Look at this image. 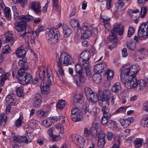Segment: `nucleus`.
Masks as SVG:
<instances>
[{
    "label": "nucleus",
    "mask_w": 148,
    "mask_h": 148,
    "mask_svg": "<svg viewBox=\"0 0 148 148\" xmlns=\"http://www.w3.org/2000/svg\"><path fill=\"white\" fill-rule=\"evenodd\" d=\"M130 65L127 64L123 66L121 69V79L122 83L127 88L135 86L134 83L136 82V77L132 76L131 71Z\"/></svg>",
    "instance_id": "obj_1"
},
{
    "label": "nucleus",
    "mask_w": 148,
    "mask_h": 148,
    "mask_svg": "<svg viewBox=\"0 0 148 148\" xmlns=\"http://www.w3.org/2000/svg\"><path fill=\"white\" fill-rule=\"evenodd\" d=\"M90 53L89 51H86L81 53L80 58H79L80 63L82 65L86 74V77L90 79L92 76L89 65V60L90 57Z\"/></svg>",
    "instance_id": "obj_2"
},
{
    "label": "nucleus",
    "mask_w": 148,
    "mask_h": 148,
    "mask_svg": "<svg viewBox=\"0 0 148 148\" xmlns=\"http://www.w3.org/2000/svg\"><path fill=\"white\" fill-rule=\"evenodd\" d=\"M46 75L47 76V82L41 84L40 88L42 93L44 94L47 95L50 92L49 86L52 84L53 80V74L50 68L48 67L46 69Z\"/></svg>",
    "instance_id": "obj_3"
},
{
    "label": "nucleus",
    "mask_w": 148,
    "mask_h": 148,
    "mask_svg": "<svg viewBox=\"0 0 148 148\" xmlns=\"http://www.w3.org/2000/svg\"><path fill=\"white\" fill-rule=\"evenodd\" d=\"M26 68L24 67L20 68L18 71V78L21 84H29L32 81L33 78L32 75L29 73L25 72Z\"/></svg>",
    "instance_id": "obj_4"
},
{
    "label": "nucleus",
    "mask_w": 148,
    "mask_h": 148,
    "mask_svg": "<svg viewBox=\"0 0 148 148\" xmlns=\"http://www.w3.org/2000/svg\"><path fill=\"white\" fill-rule=\"evenodd\" d=\"M48 32L46 34V38L47 42L51 45H53L56 43L59 39L58 34L59 32L57 29L53 27L50 29H47Z\"/></svg>",
    "instance_id": "obj_5"
},
{
    "label": "nucleus",
    "mask_w": 148,
    "mask_h": 148,
    "mask_svg": "<svg viewBox=\"0 0 148 148\" xmlns=\"http://www.w3.org/2000/svg\"><path fill=\"white\" fill-rule=\"evenodd\" d=\"M34 138V136L31 132L28 133L25 136H23L19 137H13V141L15 143L18 145H21V144H28L30 143Z\"/></svg>",
    "instance_id": "obj_6"
},
{
    "label": "nucleus",
    "mask_w": 148,
    "mask_h": 148,
    "mask_svg": "<svg viewBox=\"0 0 148 148\" xmlns=\"http://www.w3.org/2000/svg\"><path fill=\"white\" fill-rule=\"evenodd\" d=\"M138 36L140 39L142 40L148 37V21L140 25L138 30Z\"/></svg>",
    "instance_id": "obj_7"
},
{
    "label": "nucleus",
    "mask_w": 148,
    "mask_h": 148,
    "mask_svg": "<svg viewBox=\"0 0 148 148\" xmlns=\"http://www.w3.org/2000/svg\"><path fill=\"white\" fill-rule=\"evenodd\" d=\"M110 91L108 89H104L102 91L99 90L98 93V101L99 102L101 101L102 102H106L108 105L110 104Z\"/></svg>",
    "instance_id": "obj_8"
},
{
    "label": "nucleus",
    "mask_w": 148,
    "mask_h": 148,
    "mask_svg": "<svg viewBox=\"0 0 148 148\" xmlns=\"http://www.w3.org/2000/svg\"><path fill=\"white\" fill-rule=\"evenodd\" d=\"M12 9L13 12L14 17L16 21H18L19 20H21V21H31L34 19V17L30 15L19 16L17 8L15 6H12Z\"/></svg>",
    "instance_id": "obj_9"
},
{
    "label": "nucleus",
    "mask_w": 148,
    "mask_h": 148,
    "mask_svg": "<svg viewBox=\"0 0 148 148\" xmlns=\"http://www.w3.org/2000/svg\"><path fill=\"white\" fill-rule=\"evenodd\" d=\"M92 27L90 26H83L81 28L82 34L81 38L86 39L90 37L92 34L91 30Z\"/></svg>",
    "instance_id": "obj_10"
},
{
    "label": "nucleus",
    "mask_w": 148,
    "mask_h": 148,
    "mask_svg": "<svg viewBox=\"0 0 148 148\" xmlns=\"http://www.w3.org/2000/svg\"><path fill=\"white\" fill-rule=\"evenodd\" d=\"M29 21H21L14 23V27L18 32H19L18 34H21L24 31L25 28V26L27 25V22Z\"/></svg>",
    "instance_id": "obj_11"
},
{
    "label": "nucleus",
    "mask_w": 148,
    "mask_h": 148,
    "mask_svg": "<svg viewBox=\"0 0 148 148\" xmlns=\"http://www.w3.org/2000/svg\"><path fill=\"white\" fill-rule=\"evenodd\" d=\"M34 33V31H32L31 28L29 26L27 25L25 26V30L21 34H18V36L19 37H22V38L25 39L27 41L29 40V36L27 35L29 34H31L33 35Z\"/></svg>",
    "instance_id": "obj_12"
},
{
    "label": "nucleus",
    "mask_w": 148,
    "mask_h": 148,
    "mask_svg": "<svg viewBox=\"0 0 148 148\" xmlns=\"http://www.w3.org/2000/svg\"><path fill=\"white\" fill-rule=\"evenodd\" d=\"M29 8L37 14L40 13L42 11L41 9L40 3L38 1L31 2L30 3Z\"/></svg>",
    "instance_id": "obj_13"
},
{
    "label": "nucleus",
    "mask_w": 148,
    "mask_h": 148,
    "mask_svg": "<svg viewBox=\"0 0 148 148\" xmlns=\"http://www.w3.org/2000/svg\"><path fill=\"white\" fill-rule=\"evenodd\" d=\"M136 82L135 81L134 83V84H136L135 86H131L130 88H134L135 87H139L138 89L142 90L144 89L146 85V81L143 79H140V80L138 81L136 77Z\"/></svg>",
    "instance_id": "obj_14"
},
{
    "label": "nucleus",
    "mask_w": 148,
    "mask_h": 148,
    "mask_svg": "<svg viewBox=\"0 0 148 148\" xmlns=\"http://www.w3.org/2000/svg\"><path fill=\"white\" fill-rule=\"evenodd\" d=\"M67 53L62 52L60 54L59 56H58V55L57 53L55 54V59L56 60L57 62V65L58 66H61V64L63 62L64 59L66 56Z\"/></svg>",
    "instance_id": "obj_15"
},
{
    "label": "nucleus",
    "mask_w": 148,
    "mask_h": 148,
    "mask_svg": "<svg viewBox=\"0 0 148 148\" xmlns=\"http://www.w3.org/2000/svg\"><path fill=\"white\" fill-rule=\"evenodd\" d=\"M106 66L104 63H102L96 65L94 68V71L96 73L100 74L103 71L104 69H106Z\"/></svg>",
    "instance_id": "obj_16"
},
{
    "label": "nucleus",
    "mask_w": 148,
    "mask_h": 148,
    "mask_svg": "<svg viewBox=\"0 0 148 148\" xmlns=\"http://www.w3.org/2000/svg\"><path fill=\"white\" fill-rule=\"evenodd\" d=\"M119 121L122 126L124 127H127L130 125L131 123L133 122L134 119L133 117H131L126 119H120Z\"/></svg>",
    "instance_id": "obj_17"
},
{
    "label": "nucleus",
    "mask_w": 148,
    "mask_h": 148,
    "mask_svg": "<svg viewBox=\"0 0 148 148\" xmlns=\"http://www.w3.org/2000/svg\"><path fill=\"white\" fill-rule=\"evenodd\" d=\"M123 29L124 28L122 25L118 24L113 27L111 32L115 34H117L121 35L123 33Z\"/></svg>",
    "instance_id": "obj_18"
},
{
    "label": "nucleus",
    "mask_w": 148,
    "mask_h": 148,
    "mask_svg": "<svg viewBox=\"0 0 148 148\" xmlns=\"http://www.w3.org/2000/svg\"><path fill=\"white\" fill-rule=\"evenodd\" d=\"M12 33V32H11V33L9 32L6 33L5 36V41L6 42H9V44L10 45H12L14 42L12 37L13 34Z\"/></svg>",
    "instance_id": "obj_19"
},
{
    "label": "nucleus",
    "mask_w": 148,
    "mask_h": 148,
    "mask_svg": "<svg viewBox=\"0 0 148 148\" xmlns=\"http://www.w3.org/2000/svg\"><path fill=\"white\" fill-rule=\"evenodd\" d=\"M40 96L38 95L35 97L33 98V105L34 107L38 108L40 105L41 103V101L40 99Z\"/></svg>",
    "instance_id": "obj_20"
},
{
    "label": "nucleus",
    "mask_w": 148,
    "mask_h": 148,
    "mask_svg": "<svg viewBox=\"0 0 148 148\" xmlns=\"http://www.w3.org/2000/svg\"><path fill=\"white\" fill-rule=\"evenodd\" d=\"M38 72L39 75L40 79L42 81L44 80L46 78L45 75V69L42 67H40L38 69Z\"/></svg>",
    "instance_id": "obj_21"
},
{
    "label": "nucleus",
    "mask_w": 148,
    "mask_h": 148,
    "mask_svg": "<svg viewBox=\"0 0 148 148\" xmlns=\"http://www.w3.org/2000/svg\"><path fill=\"white\" fill-rule=\"evenodd\" d=\"M87 99L89 101L94 103H97L98 101V97L94 92L91 94Z\"/></svg>",
    "instance_id": "obj_22"
},
{
    "label": "nucleus",
    "mask_w": 148,
    "mask_h": 148,
    "mask_svg": "<svg viewBox=\"0 0 148 148\" xmlns=\"http://www.w3.org/2000/svg\"><path fill=\"white\" fill-rule=\"evenodd\" d=\"M16 95L15 94L11 93L9 94L6 97V101L7 103H13L15 101Z\"/></svg>",
    "instance_id": "obj_23"
},
{
    "label": "nucleus",
    "mask_w": 148,
    "mask_h": 148,
    "mask_svg": "<svg viewBox=\"0 0 148 148\" xmlns=\"http://www.w3.org/2000/svg\"><path fill=\"white\" fill-rule=\"evenodd\" d=\"M11 10L10 8L5 7L4 10V13L6 18L8 20H11L12 18Z\"/></svg>",
    "instance_id": "obj_24"
},
{
    "label": "nucleus",
    "mask_w": 148,
    "mask_h": 148,
    "mask_svg": "<svg viewBox=\"0 0 148 148\" xmlns=\"http://www.w3.org/2000/svg\"><path fill=\"white\" fill-rule=\"evenodd\" d=\"M131 71L132 73V76H134L133 77H135V76L139 70V66L136 64H134L132 65H131Z\"/></svg>",
    "instance_id": "obj_25"
},
{
    "label": "nucleus",
    "mask_w": 148,
    "mask_h": 148,
    "mask_svg": "<svg viewBox=\"0 0 148 148\" xmlns=\"http://www.w3.org/2000/svg\"><path fill=\"white\" fill-rule=\"evenodd\" d=\"M121 89V87L119 83H115L112 88V91L118 94V93L120 91Z\"/></svg>",
    "instance_id": "obj_26"
},
{
    "label": "nucleus",
    "mask_w": 148,
    "mask_h": 148,
    "mask_svg": "<svg viewBox=\"0 0 148 148\" xmlns=\"http://www.w3.org/2000/svg\"><path fill=\"white\" fill-rule=\"evenodd\" d=\"M66 56L64 59L63 64L64 65L66 66L71 64L73 62V59L67 53Z\"/></svg>",
    "instance_id": "obj_27"
},
{
    "label": "nucleus",
    "mask_w": 148,
    "mask_h": 148,
    "mask_svg": "<svg viewBox=\"0 0 148 148\" xmlns=\"http://www.w3.org/2000/svg\"><path fill=\"white\" fill-rule=\"evenodd\" d=\"M111 115L110 114H105L101 119V122L103 125H105L108 123V120L110 119Z\"/></svg>",
    "instance_id": "obj_28"
},
{
    "label": "nucleus",
    "mask_w": 148,
    "mask_h": 148,
    "mask_svg": "<svg viewBox=\"0 0 148 148\" xmlns=\"http://www.w3.org/2000/svg\"><path fill=\"white\" fill-rule=\"evenodd\" d=\"M127 47L129 50L134 51L136 48V43L134 41H128L127 43Z\"/></svg>",
    "instance_id": "obj_29"
},
{
    "label": "nucleus",
    "mask_w": 148,
    "mask_h": 148,
    "mask_svg": "<svg viewBox=\"0 0 148 148\" xmlns=\"http://www.w3.org/2000/svg\"><path fill=\"white\" fill-rule=\"evenodd\" d=\"M93 81L96 84L100 83L102 80V77L100 74H95L92 76Z\"/></svg>",
    "instance_id": "obj_30"
},
{
    "label": "nucleus",
    "mask_w": 148,
    "mask_h": 148,
    "mask_svg": "<svg viewBox=\"0 0 148 148\" xmlns=\"http://www.w3.org/2000/svg\"><path fill=\"white\" fill-rule=\"evenodd\" d=\"M108 39L111 42L114 43L117 42L118 40L116 34L112 32L108 37Z\"/></svg>",
    "instance_id": "obj_31"
},
{
    "label": "nucleus",
    "mask_w": 148,
    "mask_h": 148,
    "mask_svg": "<svg viewBox=\"0 0 148 148\" xmlns=\"http://www.w3.org/2000/svg\"><path fill=\"white\" fill-rule=\"evenodd\" d=\"M76 140L77 143V144L79 147L80 148H83L84 145V139L81 137H78L76 138Z\"/></svg>",
    "instance_id": "obj_32"
},
{
    "label": "nucleus",
    "mask_w": 148,
    "mask_h": 148,
    "mask_svg": "<svg viewBox=\"0 0 148 148\" xmlns=\"http://www.w3.org/2000/svg\"><path fill=\"white\" fill-rule=\"evenodd\" d=\"M143 141V139L141 138H136L134 142L135 147L136 148H139L141 147Z\"/></svg>",
    "instance_id": "obj_33"
},
{
    "label": "nucleus",
    "mask_w": 148,
    "mask_h": 148,
    "mask_svg": "<svg viewBox=\"0 0 148 148\" xmlns=\"http://www.w3.org/2000/svg\"><path fill=\"white\" fill-rule=\"evenodd\" d=\"M25 50L23 49H20L17 50L16 51V54L19 57L22 58L25 57L26 54Z\"/></svg>",
    "instance_id": "obj_34"
},
{
    "label": "nucleus",
    "mask_w": 148,
    "mask_h": 148,
    "mask_svg": "<svg viewBox=\"0 0 148 148\" xmlns=\"http://www.w3.org/2000/svg\"><path fill=\"white\" fill-rule=\"evenodd\" d=\"M72 32V30L70 28H69L68 27L66 26L64 27L63 32L65 37H68L69 36Z\"/></svg>",
    "instance_id": "obj_35"
},
{
    "label": "nucleus",
    "mask_w": 148,
    "mask_h": 148,
    "mask_svg": "<svg viewBox=\"0 0 148 148\" xmlns=\"http://www.w3.org/2000/svg\"><path fill=\"white\" fill-rule=\"evenodd\" d=\"M108 127L110 130H114L116 128V125L114 122L112 120H110L107 123Z\"/></svg>",
    "instance_id": "obj_36"
},
{
    "label": "nucleus",
    "mask_w": 148,
    "mask_h": 148,
    "mask_svg": "<svg viewBox=\"0 0 148 148\" xmlns=\"http://www.w3.org/2000/svg\"><path fill=\"white\" fill-rule=\"evenodd\" d=\"M9 75L8 73H5L2 74L1 76V79L0 81V85L3 86L4 84V81L8 79Z\"/></svg>",
    "instance_id": "obj_37"
},
{
    "label": "nucleus",
    "mask_w": 148,
    "mask_h": 148,
    "mask_svg": "<svg viewBox=\"0 0 148 148\" xmlns=\"http://www.w3.org/2000/svg\"><path fill=\"white\" fill-rule=\"evenodd\" d=\"M75 70L76 72L79 75H82L83 70L80 64H76L75 67Z\"/></svg>",
    "instance_id": "obj_38"
},
{
    "label": "nucleus",
    "mask_w": 148,
    "mask_h": 148,
    "mask_svg": "<svg viewBox=\"0 0 148 148\" xmlns=\"http://www.w3.org/2000/svg\"><path fill=\"white\" fill-rule=\"evenodd\" d=\"M82 98V95L81 94L75 95L74 97V105L75 104V103L79 102Z\"/></svg>",
    "instance_id": "obj_39"
},
{
    "label": "nucleus",
    "mask_w": 148,
    "mask_h": 148,
    "mask_svg": "<svg viewBox=\"0 0 148 148\" xmlns=\"http://www.w3.org/2000/svg\"><path fill=\"white\" fill-rule=\"evenodd\" d=\"M134 58L136 60L137 59H138L142 60L143 59V57L141 53L140 52V49H139L136 52L134 56Z\"/></svg>",
    "instance_id": "obj_40"
},
{
    "label": "nucleus",
    "mask_w": 148,
    "mask_h": 148,
    "mask_svg": "<svg viewBox=\"0 0 148 148\" xmlns=\"http://www.w3.org/2000/svg\"><path fill=\"white\" fill-rule=\"evenodd\" d=\"M70 24L73 27H77L79 28L80 26L79 25V22L78 20L75 19H71L70 21Z\"/></svg>",
    "instance_id": "obj_41"
},
{
    "label": "nucleus",
    "mask_w": 148,
    "mask_h": 148,
    "mask_svg": "<svg viewBox=\"0 0 148 148\" xmlns=\"http://www.w3.org/2000/svg\"><path fill=\"white\" fill-rule=\"evenodd\" d=\"M141 125L144 127H148V118H144L141 120L140 121Z\"/></svg>",
    "instance_id": "obj_42"
},
{
    "label": "nucleus",
    "mask_w": 148,
    "mask_h": 148,
    "mask_svg": "<svg viewBox=\"0 0 148 148\" xmlns=\"http://www.w3.org/2000/svg\"><path fill=\"white\" fill-rule=\"evenodd\" d=\"M107 79H111L113 78V71L110 69H108L106 72Z\"/></svg>",
    "instance_id": "obj_43"
},
{
    "label": "nucleus",
    "mask_w": 148,
    "mask_h": 148,
    "mask_svg": "<svg viewBox=\"0 0 148 148\" xmlns=\"http://www.w3.org/2000/svg\"><path fill=\"white\" fill-rule=\"evenodd\" d=\"M65 105V101L63 100H61L58 102L56 105V107L58 108L61 109L64 107Z\"/></svg>",
    "instance_id": "obj_44"
},
{
    "label": "nucleus",
    "mask_w": 148,
    "mask_h": 148,
    "mask_svg": "<svg viewBox=\"0 0 148 148\" xmlns=\"http://www.w3.org/2000/svg\"><path fill=\"white\" fill-rule=\"evenodd\" d=\"M84 92L87 98L94 92L90 88L88 87L85 88Z\"/></svg>",
    "instance_id": "obj_45"
},
{
    "label": "nucleus",
    "mask_w": 148,
    "mask_h": 148,
    "mask_svg": "<svg viewBox=\"0 0 148 148\" xmlns=\"http://www.w3.org/2000/svg\"><path fill=\"white\" fill-rule=\"evenodd\" d=\"M17 95L18 96L20 97H23V96L24 94L23 92V88L20 87L17 88L16 89Z\"/></svg>",
    "instance_id": "obj_46"
},
{
    "label": "nucleus",
    "mask_w": 148,
    "mask_h": 148,
    "mask_svg": "<svg viewBox=\"0 0 148 148\" xmlns=\"http://www.w3.org/2000/svg\"><path fill=\"white\" fill-rule=\"evenodd\" d=\"M2 50L3 53L7 54L10 52V48L9 45H6L3 48Z\"/></svg>",
    "instance_id": "obj_47"
},
{
    "label": "nucleus",
    "mask_w": 148,
    "mask_h": 148,
    "mask_svg": "<svg viewBox=\"0 0 148 148\" xmlns=\"http://www.w3.org/2000/svg\"><path fill=\"white\" fill-rule=\"evenodd\" d=\"M106 141L105 140H98L97 146L98 148H103L105 145Z\"/></svg>",
    "instance_id": "obj_48"
},
{
    "label": "nucleus",
    "mask_w": 148,
    "mask_h": 148,
    "mask_svg": "<svg viewBox=\"0 0 148 148\" xmlns=\"http://www.w3.org/2000/svg\"><path fill=\"white\" fill-rule=\"evenodd\" d=\"M73 80L74 82L76 83L77 85L78 86H80V75H75L73 76Z\"/></svg>",
    "instance_id": "obj_49"
},
{
    "label": "nucleus",
    "mask_w": 148,
    "mask_h": 148,
    "mask_svg": "<svg viewBox=\"0 0 148 148\" xmlns=\"http://www.w3.org/2000/svg\"><path fill=\"white\" fill-rule=\"evenodd\" d=\"M51 120L49 118H47L46 120L43 121V124L45 127H49L51 126L52 123L51 122Z\"/></svg>",
    "instance_id": "obj_50"
},
{
    "label": "nucleus",
    "mask_w": 148,
    "mask_h": 148,
    "mask_svg": "<svg viewBox=\"0 0 148 148\" xmlns=\"http://www.w3.org/2000/svg\"><path fill=\"white\" fill-rule=\"evenodd\" d=\"M81 112L79 109L76 108H74L71 110V114H80Z\"/></svg>",
    "instance_id": "obj_51"
},
{
    "label": "nucleus",
    "mask_w": 148,
    "mask_h": 148,
    "mask_svg": "<svg viewBox=\"0 0 148 148\" xmlns=\"http://www.w3.org/2000/svg\"><path fill=\"white\" fill-rule=\"evenodd\" d=\"M147 9L145 7H142L141 8L140 15L141 17H144L145 15L146 14Z\"/></svg>",
    "instance_id": "obj_52"
},
{
    "label": "nucleus",
    "mask_w": 148,
    "mask_h": 148,
    "mask_svg": "<svg viewBox=\"0 0 148 148\" xmlns=\"http://www.w3.org/2000/svg\"><path fill=\"white\" fill-rule=\"evenodd\" d=\"M22 59L19 60L18 64L19 66H22L27 62V59L25 57H22Z\"/></svg>",
    "instance_id": "obj_53"
},
{
    "label": "nucleus",
    "mask_w": 148,
    "mask_h": 148,
    "mask_svg": "<svg viewBox=\"0 0 148 148\" xmlns=\"http://www.w3.org/2000/svg\"><path fill=\"white\" fill-rule=\"evenodd\" d=\"M114 141L115 143L113 145L112 148H118L120 144L119 138L116 137L114 138Z\"/></svg>",
    "instance_id": "obj_54"
},
{
    "label": "nucleus",
    "mask_w": 148,
    "mask_h": 148,
    "mask_svg": "<svg viewBox=\"0 0 148 148\" xmlns=\"http://www.w3.org/2000/svg\"><path fill=\"white\" fill-rule=\"evenodd\" d=\"M140 49L142 55L144 58L148 55V51L146 49L143 48H142Z\"/></svg>",
    "instance_id": "obj_55"
},
{
    "label": "nucleus",
    "mask_w": 148,
    "mask_h": 148,
    "mask_svg": "<svg viewBox=\"0 0 148 148\" xmlns=\"http://www.w3.org/2000/svg\"><path fill=\"white\" fill-rule=\"evenodd\" d=\"M91 132L90 131H89L87 128H85L84 129V136L85 137L88 138V137L90 136Z\"/></svg>",
    "instance_id": "obj_56"
},
{
    "label": "nucleus",
    "mask_w": 148,
    "mask_h": 148,
    "mask_svg": "<svg viewBox=\"0 0 148 148\" xmlns=\"http://www.w3.org/2000/svg\"><path fill=\"white\" fill-rule=\"evenodd\" d=\"M106 136V134L104 132L102 131H100L99 133V135L97 137L98 140H105V137Z\"/></svg>",
    "instance_id": "obj_57"
},
{
    "label": "nucleus",
    "mask_w": 148,
    "mask_h": 148,
    "mask_svg": "<svg viewBox=\"0 0 148 148\" xmlns=\"http://www.w3.org/2000/svg\"><path fill=\"white\" fill-rule=\"evenodd\" d=\"M77 116V119L76 120L75 119H74L73 122H78L82 121L83 119V116L81 113H80L79 114L76 115Z\"/></svg>",
    "instance_id": "obj_58"
},
{
    "label": "nucleus",
    "mask_w": 148,
    "mask_h": 148,
    "mask_svg": "<svg viewBox=\"0 0 148 148\" xmlns=\"http://www.w3.org/2000/svg\"><path fill=\"white\" fill-rule=\"evenodd\" d=\"M102 111L103 113V115L106 114H110L108 112L109 110L108 107H107L105 106H102Z\"/></svg>",
    "instance_id": "obj_59"
},
{
    "label": "nucleus",
    "mask_w": 148,
    "mask_h": 148,
    "mask_svg": "<svg viewBox=\"0 0 148 148\" xmlns=\"http://www.w3.org/2000/svg\"><path fill=\"white\" fill-rule=\"evenodd\" d=\"M59 68L58 69V73L56 71L58 77L59 76L61 75V76H63L64 75V70L62 69V68L61 67V66H58Z\"/></svg>",
    "instance_id": "obj_60"
},
{
    "label": "nucleus",
    "mask_w": 148,
    "mask_h": 148,
    "mask_svg": "<svg viewBox=\"0 0 148 148\" xmlns=\"http://www.w3.org/2000/svg\"><path fill=\"white\" fill-rule=\"evenodd\" d=\"M60 135L56 136L55 135H52L49 137L50 140L51 141H56L57 140L59 139L60 138Z\"/></svg>",
    "instance_id": "obj_61"
},
{
    "label": "nucleus",
    "mask_w": 148,
    "mask_h": 148,
    "mask_svg": "<svg viewBox=\"0 0 148 148\" xmlns=\"http://www.w3.org/2000/svg\"><path fill=\"white\" fill-rule=\"evenodd\" d=\"M134 32V29L131 27H130L128 32L127 36L130 37Z\"/></svg>",
    "instance_id": "obj_62"
},
{
    "label": "nucleus",
    "mask_w": 148,
    "mask_h": 148,
    "mask_svg": "<svg viewBox=\"0 0 148 148\" xmlns=\"http://www.w3.org/2000/svg\"><path fill=\"white\" fill-rule=\"evenodd\" d=\"M23 122L20 118L16 120L15 122V124L16 126H20L23 124Z\"/></svg>",
    "instance_id": "obj_63"
},
{
    "label": "nucleus",
    "mask_w": 148,
    "mask_h": 148,
    "mask_svg": "<svg viewBox=\"0 0 148 148\" xmlns=\"http://www.w3.org/2000/svg\"><path fill=\"white\" fill-rule=\"evenodd\" d=\"M108 140L111 141L113 137V134L111 132H108L106 134Z\"/></svg>",
    "instance_id": "obj_64"
}]
</instances>
